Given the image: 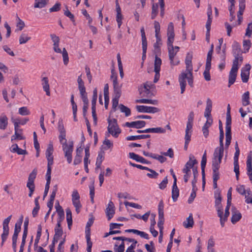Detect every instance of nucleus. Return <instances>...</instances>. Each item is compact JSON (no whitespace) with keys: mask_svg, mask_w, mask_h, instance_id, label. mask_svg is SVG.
I'll return each instance as SVG.
<instances>
[{"mask_svg":"<svg viewBox=\"0 0 252 252\" xmlns=\"http://www.w3.org/2000/svg\"><path fill=\"white\" fill-rule=\"evenodd\" d=\"M215 245V242L212 237L210 238L208 242L207 249L208 252H216L213 247Z\"/></svg>","mask_w":252,"mask_h":252,"instance_id":"c03bdc74","label":"nucleus"},{"mask_svg":"<svg viewBox=\"0 0 252 252\" xmlns=\"http://www.w3.org/2000/svg\"><path fill=\"white\" fill-rule=\"evenodd\" d=\"M23 217L21 216V218L19 219V222L15 223L14 233L18 234L20 232L21 226L23 222Z\"/></svg>","mask_w":252,"mask_h":252,"instance_id":"de8ad7c7","label":"nucleus"},{"mask_svg":"<svg viewBox=\"0 0 252 252\" xmlns=\"http://www.w3.org/2000/svg\"><path fill=\"white\" fill-rule=\"evenodd\" d=\"M66 220L68 224V228L70 229V226L72 224V213L70 209L69 208H67L66 209Z\"/></svg>","mask_w":252,"mask_h":252,"instance_id":"72a5a7b5","label":"nucleus"},{"mask_svg":"<svg viewBox=\"0 0 252 252\" xmlns=\"http://www.w3.org/2000/svg\"><path fill=\"white\" fill-rule=\"evenodd\" d=\"M155 87V85L151 82H146L144 85V92L146 94H149L150 89Z\"/></svg>","mask_w":252,"mask_h":252,"instance_id":"864d4df0","label":"nucleus"},{"mask_svg":"<svg viewBox=\"0 0 252 252\" xmlns=\"http://www.w3.org/2000/svg\"><path fill=\"white\" fill-rule=\"evenodd\" d=\"M231 121H226L225 126V137L228 138H231Z\"/></svg>","mask_w":252,"mask_h":252,"instance_id":"2f4dec72","label":"nucleus"},{"mask_svg":"<svg viewBox=\"0 0 252 252\" xmlns=\"http://www.w3.org/2000/svg\"><path fill=\"white\" fill-rule=\"evenodd\" d=\"M161 64V60L156 56L154 62V71H160Z\"/></svg>","mask_w":252,"mask_h":252,"instance_id":"58836bf2","label":"nucleus"},{"mask_svg":"<svg viewBox=\"0 0 252 252\" xmlns=\"http://www.w3.org/2000/svg\"><path fill=\"white\" fill-rule=\"evenodd\" d=\"M136 102L137 103H148V104H152L153 105H157V104H158V101L157 100H152V99H145V98L136 100Z\"/></svg>","mask_w":252,"mask_h":252,"instance_id":"c9c22d12","label":"nucleus"},{"mask_svg":"<svg viewBox=\"0 0 252 252\" xmlns=\"http://www.w3.org/2000/svg\"><path fill=\"white\" fill-rule=\"evenodd\" d=\"M11 215L8 216L7 218L4 220L3 221V231H9L8 224L11 219Z\"/></svg>","mask_w":252,"mask_h":252,"instance_id":"37998d69","label":"nucleus"},{"mask_svg":"<svg viewBox=\"0 0 252 252\" xmlns=\"http://www.w3.org/2000/svg\"><path fill=\"white\" fill-rule=\"evenodd\" d=\"M197 163V160L194 158V157L192 155H189V160L185 164L186 167H188L189 169L193 168L194 165Z\"/></svg>","mask_w":252,"mask_h":252,"instance_id":"a878e982","label":"nucleus"},{"mask_svg":"<svg viewBox=\"0 0 252 252\" xmlns=\"http://www.w3.org/2000/svg\"><path fill=\"white\" fill-rule=\"evenodd\" d=\"M8 118L4 114H1L0 116V129L4 130L8 125Z\"/></svg>","mask_w":252,"mask_h":252,"instance_id":"4be33fe9","label":"nucleus"},{"mask_svg":"<svg viewBox=\"0 0 252 252\" xmlns=\"http://www.w3.org/2000/svg\"><path fill=\"white\" fill-rule=\"evenodd\" d=\"M113 85L114 88V93H121V87L119 85V83L117 81V76H115L113 80Z\"/></svg>","mask_w":252,"mask_h":252,"instance_id":"7c9ffc66","label":"nucleus"},{"mask_svg":"<svg viewBox=\"0 0 252 252\" xmlns=\"http://www.w3.org/2000/svg\"><path fill=\"white\" fill-rule=\"evenodd\" d=\"M104 157L102 154L100 153L98 155V156L96 158V166L97 168H100V166L101 165L102 162L103 160L104 159Z\"/></svg>","mask_w":252,"mask_h":252,"instance_id":"6e6d98bb","label":"nucleus"},{"mask_svg":"<svg viewBox=\"0 0 252 252\" xmlns=\"http://www.w3.org/2000/svg\"><path fill=\"white\" fill-rule=\"evenodd\" d=\"M160 32H156V42L154 44V47L155 50H159L160 46L162 45V41Z\"/></svg>","mask_w":252,"mask_h":252,"instance_id":"c756f323","label":"nucleus"},{"mask_svg":"<svg viewBox=\"0 0 252 252\" xmlns=\"http://www.w3.org/2000/svg\"><path fill=\"white\" fill-rule=\"evenodd\" d=\"M125 205L126 207L127 206H130L131 207L136 208L138 209H142V206L138 204L133 203V202H129L128 201H125L124 202Z\"/></svg>","mask_w":252,"mask_h":252,"instance_id":"0e129e2a","label":"nucleus"},{"mask_svg":"<svg viewBox=\"0 0 252 252\" xmlns=\"http://www.w3.org/2000/svg\"><path fill=\"white\" fill-rule=\"evenodd\" d=\"M194 116V114L193 112V111L190 112V113H189V115L188 116V122L187 123L186 127H188L189 128H192Z\"/></svg>","mask_w":252,"mask_h":252,"instance_id":"f704fd0d","label":"nucleus"},{"mask_svg":"<svg viewBox=\"0 0 252 252\" xmlns=\"http://www.w3.org/2000/svg\"><path fill=\"white\" fill-rule=\"evenodd\" d=\"M86 238L87 243V251L88 252H91V249L92 247V242L91 241V230L90 227H86Z\"/></svg>","mask_w":252,"mask_h":252,"instance_id":"6ab92c4d","label":"nucleus"},{"mask_svg":"<svg viewBox=\"0 0 252 252\" xmlns=\"http://www.w3.org/2000/svg\"><path fill=\"white\" fill-rule=\"evenodd\" d=\"M212 100L209 98H208L207 99V101H206V107L205 111V113H204V117L207 118V120H208V119H212V118L211 117V112L212 111Z\"/></svg>","mask_w":252,"mask_h":252,"instance_id":"dca6fc26","label":"nucleus"},{"mask_svg":"<svg viewBox=\"0 0 252 252\" xmlns=\"http://www.w3.org/2000/svg\"><path fill=\"white\" fill-rule=\"evenodd\" d=\"M53 150V143L52 142H50L46 151V157L47 159L48 163H53V157L52 156Z\"/></svg>","mask_w":252,"mask_h":252,"instance_id":"2eb2a0df","label":"nucleus"},{"mask_svg":"<svg viewBox=\"0 0 252 252\" xmlns=\"http://www.w3.org/2000/svg\"><path fill=\"white\" fill-rule=\"evenodd\" d=\"M242 104L244 106H247L250 104V102L249 92L247 91L242 95Z\"/></svg>","mask_w":252,"mask_h":252,"instance_id":"cd10ccee","label":"nucleus"},{"mask_svg":"<svg viewBox=\"0 0 252 252\" xmlns=\"http://www.w3.org/2000/svg\"><path fill=\"white\" fill-rule=\"evenodd\" d=\"M158 3H154L152 8V18L154 19L158 13Z\"/></svg>","mask_w":252,"mask_h":252,"instance_id":"e2e57ef3","label":"nucleus"},{"mask_svg":"<svg viewBox=\"0 0 252 252\" xmlns=\"http://www.w3.org/2000/svg\"><path fill=\"white\" fill-rule=\"evenodd\" d=\"M62 148L64 154V157L66 158L68 163H70L72 162V153L73 151V141H69L68 143H64L62 145Z\"/></svg>","mask_w":252,"mask_h":252,"instance_id":"20e7f679","label":"nucleus"},{"mask_svg":"<svg viewBox=\"0 0 252 252\" xmlns=\"http://www.w3.org/2000/svg\"><path fill=\"white\" fill-rule=\"evenodd\" d=\"M48 0H35L34 7L35 8H42L47 4Z\"/></svg>","mask_w":252,"mask_h":252,"instance_id":"4c0bfd02","label":"nucleus"},{"mask_svg":"<svg viewBox=\"0 0 252 252\" xmlns=\"http://www.w3.org/2000/svg\"><path fill=\"white\" fill-rule=\"evenodd\" d=\"M121 93H115V97L112 99V107L116 109L118 105L119 98L121 96Z\"/></svg>","mask_w":252,"mask_h":252,"instance_id":"09e8293b","label":"nucleus"},{"mask_svg":"<svg viewBox=\"0 0 252 252\" xmlns=\"http://www.w3.org/2000/svg\"><path fill=\"white\" fill-rule=\"evenodd\" d=\"M41 85L43 90L46 92V94L48 96L50 95V85L49 80L47 77H42L41 79Z\"/></svg>","mask_w":252,"mask_h":252,"instance_id":"f3484780","label":"nucleus"},{"mask_svg":"<svg viewBox=\"0 0 252 252\" xmlns=\"http://www.w3.org/2000/svg\"><path fill=\"white\" fill-rule=\"evenodd\" d=\"M223 153V152L215 149L212 161L213 172H219Z\"/></svg>","mask_w":252,"mask_h":252,"instance_id":"7ed1b4c3","label":"nucleus"},{"mask_svg":"<svg viewBox=\"0 0 252 252\" xmlns=\"http://www.w3.org/2000/svg\"><path fill=\"white\" fill-rule=\"evenodd\" d=\"M245 198L247 203L252 204V193L250 190L247 191V194L245 195Z\"/></svg>","mask_w":252,"mask_h":252,"instance_id":"774afa93","label":"nucleus"},{"mask_svg":"<svg viewBox=\"0 0 252 252\" xmlns=\"http://www.w3.org/2000/svg\"><path fill=\"white\" fill-rule=\"evenodd\" d=\"M165 129L161 127L152 128V133H165Z\"/></svg>","mask_w":252,"mask_h":252,"instance_id":"69168bd1","label":"nucleus"},{"mask_svg":"<svg viewBox=\"0 0 252 252\" xmlns=\"http://www.w3.org/2000/svg\"><path fill=\"white\" fill-rule=\"evenodd\" d=\"M119 107L121 112L125 113V116L126 117H128L130 115L131 111L130 109L128 107L125 106L123 104H120L119 106Z\"/></svg>","mask_w":252,"mask_h":252,"instance_id":"49530a36","label":"nucleus"},{"mask_svg":"<svg viewBox=\"0 0 252 252\" xmlns=\"http://www.w3.org/2000/svg\"><path fill=\"white\" fill-rule=\"evenodd\" d=\"M168 40H167V46L168 47L173 46L172 43L174 41L175 34L174 32H169L167 34Z\"/></svg>","mask_w":252,"mask_h":252,"instance_id":"603ef678","label":"nucleus"},{"mask_svg":"<svg viewBox=\"0 0 252 252\" xmlns=\"http://www.w3.org/2000/svg\"><path fill=\"white\" fill-rule=\"evenodd\" d=\"M241 214L239 212H232V217L231 219V222L233 224H235L241 219Z\"/></svg>","mask_w":252,"mask_h":252,"instance_id":"c85d7f7f","label":"nucleus"},{"mask_svg":"<svg viewBox=\"0 0 252 252\" xmlns=\"http://www.w3.org/2000/svg\"><path fill=\"white\" fill-rule=\"evenodd\" d=\"M252 43L249 39H244L243 41V47L244 48L243 53H246L249 52L251 48Z\"/></svg>","mask_w":252,"mask_h":252,"instance_id":"473e14b6","label":"nucleus"},{"mask_svg":"<svg viewBox=\"0 0 252 252\" xmlns=\"http://www.w3.org/2000/svg\"><path fill=\"white\" fill-rule=\"evenodd\" d=\"M232 53L234 57H242L240 45L236 41L232 44Z\"/></svg>","mask_w":252,"mask_h":252,"instance_id":"a211bd4d","label":"nucleus"},{"mask_svg":"<svg viewBox=\"0 0 252 252\" xmlns=\"http://www.w3.org/2000/svg\"><path fill=\"white\" fill-rule=\"evenodd\" d=\"M164 222V214L158 215V225L160 230L161 232L163 229V224Z\"/></svg>","mask_w":252,"mask_h":252,"instance_id":"a18cd8bd","label":"nucleus"},{"mask_svg":"<svg viewBox=\"0 0 252 252\" xmlns=\"http://www.w3.org/2000/svg\"><path fill=\"white\" fill-rule=\"evenodd\" d=\"M55 233L53 238V244L57 243L63 234V231L61 226V222H57L55 228Z\"/></svg>","mask_w":252,"mask_h":252,"instance_id":"1a4fd4ad","label":"nucleus"},{"mask_svg":"<svg viewBox=\"0 0 252 252\" xmlns=\"http://www.w3.org/2000/svg\"><path fill=\"white\" fill-rule=\"evenodd\" d=\"M234 58L231 70L238 71L239 65L242 63L243 58V57H234Z\"/></svg>","mask_w":252,"mask_h":252,"instance_id":"aec40b11","label":"nucleus"},{"mask_svg":"<svg viewBox=\"0 0 252 252\" xmlns=\"http://www.w3.org/2000/svg\"><path fill=\"white\" fill-rule=\"evenodd\" d=\"M211 65H205V69L203 72V75L205 79L209 81L211 80V76L210 74V70Z\"/></svg>","mask_w":252,"mask_h":252,"instance_id":"ea45409f","label":"nucleus"},{"mask_svg":"<svg viewBox=\"0 0 252 252\" xmlns=\"http://www.w3.org/2000/svg\"><path fill=\"white\" fill-rule=\"evenodd\" d=\"M251 68V66L250 64H246L244 67L242 68L241 70V77L243 82L247 83L248 82Z\"/></svg>","mask_w":252,"mask_h":252,"instance_id":"0eeeda50","label":"nucleus"},{"mask_svg":"<svg viewBox=\"0 0 252 252\" xmlns=\"http://www.w3.org/2000/svg\"><path fill=\"white\" fill-rule=\"evenodd\" d=\"M219 172H213V187L214 189L217 188V181L219 179Z\"/></svg>","mask_w":252,"mask_h":252,"instance_id":"3c124183","label":"nucleus"},{"mask_svg":"<svg viewBox=\"0 0 252 252\" xmlns=\"http://www.w3.org/2000/svg\"><path fill=\"white\" fill-rule=\"evenodd\" d=\"M151 135L149 134H143L139 135H131L126 137V139L128 141H133L138 139H146L150 138Z\"/></svg>","mask_w":252,"mask_h":252,"instance_id":"b1692460","label":"nucleus"},{"mask_svg":"<svg viewBox=\"0 0 252 252\" xmlns=\"http://www.w3.org/2000/svg\"><path fill=\"white\" fill-rule=\"evenodd\" d=\"M194 224V221L192 214H190L189 216L186 219V220L184 221L183 225L185 228H188L192 227Z\"/></svg>","mask_w":252,"mask_h":252,"instance_id":"5701e85b","label":"nucleus"},{"mask_svg":"<svg viewBox=\"0 0 252 252\" xmlns=\"http://www.w3.org/2000/svg\"><path fill=\"white\" fill-rule=\"evenodd\" d=\"M66 131L65 132H60V135L59 136V140L60 143L62 145L64 143H67V140L66 139Z\"/></svg>","mask_w":252,"mask_h":252,"instance_id":"052dcab7","label":"nucleus"},{"mask_svg":"<svg viewBox=\"0 0 252 252\" xmlns=\"http://www.w3.org/2000/svg\"><path fill=\"white\" fill-rule=\"evenodd\" d=\"M129 157L130 158L135 160L136 161L140 162L141 158L142 157H141L134 153H129Z\"/></svg>","mask_w":252,"mask_h":252,"instance_id":"338daca9","label":"nucleus"},{"mask_svg":"<svg viewBox=\"0 0 252 252\" xmlns=\"http://www.w3.org/2000/svg\"><path fill=\"white\" fill-rule=\"evenodd\" d=\"M213 123V119H208L207 120L205 124L202 127V131L203 135L205 137H207L209 135V130L208 128L211 126Z\"/></svg>","mask_w":252,"mask_h":252,"instance_id":"412c9836","label":"nucleus"},{"mask_svg":"<svg viewBox=\"0 0 252 252\" xmlns=\"http://www.w3.org/2000/svg\"><path fill=\"white\" fill-rule=\"evenodd\" d=\"M36 170L35 169L33 170V171L29 175L28 182L34 183V180L36 178Z\"/></svg>","mask_w":252,"mask_h":252,"instance_id":"680f3d73","label":"nucleus"},{"mask_svg":"<svg viewBox=\"0 0 252 252\" xmlns=\"http://www.w3.org/2000/svg\"><path fill=\"white\" fill-rule=\"evenodd\" d=\"M136 108L138 112L141 113H155L159 111L158 108L144 105H137Z\"/></svg>","mask_w":252,"mask_h":252,"instance_id":"423d86ee","label":"nucleus"},{"mask_svg":"<svg viewBox=\"0 0 252 252\" xmlns=\"http://www.w3.org/2000/svg\"><path fill=\"white\" fill-rule=\"evenodd\" d=\"M80 196L76 189L73 190L71 194V200L72 204L75 208V211L77 214H79L80 212L81 209L82 207L81 203Z\"/></svg>","mask_w":252,"mask_h":252,"instance_id":"39448f33","label":"nucleus"},{"mask_svg":"<svg viewBox=\"0 0 252 252\" xmlns=\"http://www.w3.org/2000/svg\"><path fill=\"white\" fill-rule=\"evenodd\" d=\"M62 55H63V63L65 65H66L68 63L69 58H68V53L64 48H63Z\"/></svg>","mask_w":252,"mask_h":252,"instance_id":"4d7b16f0","label":"nucleus"},{"mask_svg":"<svg viewBox=\"0 0 252 252\" xmlns=\"http://www.w3.org/2000/svg\"><path fill=\"white\" fill-rule=\"evenodd\" d=\"M108 126L107 127L108 134L107 136L111 134L114 137H118L121 132L116 119H108Z\"/></svg>","mask_w":252,"mask_h":252,"instance_id":"f03ea898","label":"nucleus"},{"mask_svg":"<svg viewBox=\"0 0 252 252\" xmlns=\"http://www.w3.org/2000/svg\"><path fill=\"white\" fill-rule=\"evenodd\" d=\"M141 38H142V50H147V39L145 35V32H142L141 34Z\"/></svg>","mask_w":252,"mask_h":252,"instance_id":"5fc2aeb1","label":"nucleus"},{"mask_svg":"<svg viewBox=\"0 0 252 252\" xmlns=\"http://www.w3.org/2000/svg\"><path fill=\"white\" fill-rule=\"evenodd\" d=\"M168 56L170 60V63L171 65H178L180 61L179 60L174 61V57L177 54V52L174 50V47L171 46L168 47Z\"/></svg>","mask_w":252,"mask_h":252,"instance_id":"6e6552de","label":"nucleus"},{"mask_svg":"<svg viewBox=\"0 0 252 252\" xmlns=\"http://www.w3.org/2000/svg\"><path fill=\"white\" fill-rule=\"evenodd\" d=\"M18 113L22 116L29 115L31 114L30 110L26 106L20 107L19 109Z\"/></svg>","mask_w":252,"mask_h":252,"instance_id":"8fccbe9b","label":"nucleus"},{"mask_svg":"<svg viewBox=\"0 0 252 252\" xmlns=\"http://www.w3.org/2000/svg\"><path fill=\"white\" fill-rule=\"evenodd\" d=\"M125 125L128 127H134L139 129L144 127L146 125V122L144 121H137L131 122H126L125 123Z\"/></svg>","mask_w":252,"mask_h":252,"instance_id":"ddd939ff","label":"nucleus"},{"mask_svg":"<svg viewBox=\"0 0 252 252\" xmlns=\"http://www.w3.org/2000/svg\"><path fill=\"white\" fill-rule=\"evenodd\" d=\"M215 207L217 208V213H219V211L220 212H223L222 206L221 204V196L220 195V191H217L215 193Z\"/></svg>","mask_w":252,"mask_h":252,"instance_id":"f8f14e48","label":"nucleus"},{"mask_svg":"<svg viewBox=\"0 0 252 252\" xmlns=\"http://www.w3.org/2000/svg\"><path fill=\"white\" fill-rule=\"evenodd\" d=\"M247 173L252 172V158L251 156L248 157L247 161Z\"/></svg>","mask_w":252,"mask_h":252,"instance_id":"13d9d810","label":"nucleus"},{"mask_svg":"<svg viewBox=\"0 0 252 252\" xmlns=\"http://www.w3.org/2000/svg\"><path fill=\"white\" fill-rule=\"evenodd\" d=\"M53 163H48L47 165V170L46 174V183H50L51 182V170L52 167L51 165Z\"/></svg>","mask_w":252,"mask_h":252,"instance_id":"a19ab883","label":"nucleus"},{"mask_svg":"<svg viewBox=\"0 0 252 252\" xmlns=\"http://www.w3.org/2000/svg\"><path fill=\"white\" fill-rule=\"evenodd\" d=\"M179 195V190L177 185H173L172 189V198L174 202L177 201Z\"/></svg>","mask_w":252,"mask_h":252,"instance_id":"bb28decb","label":"nucleus"},{"mask_svg":"<svg viewBox=\"0 0 252 252\" xmlns=\"http://www.w3.org/2000/svg\"><path fill=\"white\" fill-rule=\"evenodd\" d=\"M192 53H188L185 59L186 70L182 72L179 76V82L181 88V93L183 94L186 89L187 85L186 79L188 80L189 85L193 87V77L192 74Z\"/></svg>","mask_w":252,"mask_h":252,"instance_id":"f257e3e1","label":"nucleus"},{"mask_svg":"<svg viewBox=\"0 0 252 252\" xmlns=\"http://www.w3.org/2000/svg\"><path fill=\"white\" fill-rule=\"evenodd\" d=\"M105 213L108 220H110L113 217L115 214V206L112 201H110L109 202L105 210Z\"/></svg>","mask_w":252,"mask_h":252,"instance_id":"9b49d317","label":"nucleus"},{"mask_svg":"<svg viewBox=\"0 0 252 252\" xmlns=\"http://www.w3.org/2000/svg\"><path fill=\"white\" fill-rule=\"evenodd\" d=\"M192 128H189L186 127L185 131V142H189L190 141V137L192 134Z\"/></svg>","mask_w":252,"mask_h":252,"instance_id":"79ce46f5","label":"nucleus"},{"mask_svg":"<svg viewBox=\"0 0 252 252\" xmlns=\"http://www.w3.org/2000/svg\"><path fill=\"white\" fill-rule=\"evenodd\" d=\"M239 9L237 13V18H238V24L237 25H240L242 21L243 17L242 15L243 14L245 8V0H239ZM237 24L234 25V26H236Z\"/></svg>","mask_w":252,"mask_h":252,"instance_id":"9d476101","label":"nucleus"},{"mask_svg":"<svg viewBox=\"0 0 252 252\" xmlns=\"http://www.w3.org/2000/svg\"><path fill=\"white\" fill-rule=\"evenodd\" d=\"M55 208L58 216L57 222H62L64 219V213L63 209L60 205L59 201H57L56 203Z\"/></svg>","mask_w":252,"mask_h":252,"instance_id":"4468645a","label":"nucleus"},{"mask_svg":"<svg viewBox=\"0 0 252 252\" xmlns=\"http://www.w3.org/2000/svg\"><path fill=\"white\" fill-rule=\"evenodd\" d=\"M237 71L231 70L229 74L228 87H230L235 81Z\"/></svg>","mask_w":252,"mask_h":252,"instance_id":"393cba45","label":"nucleus"},{"mask_svg":"<svg viewBox=\"0 0 252 252\" xmlns=\"http://www.w3.org/2000/svg\"><path fill=\"white\" fill-rule=\"evenodd\" d=\"M17 22L16 24V30L22 31L25 26V23L18 16H17Z\"/></svg>","mask_w":252,"mask_h":252,"instance_id":"bf43d9fd","label":"nucleus"},{"mask_svg":"<svg viewBox=\"0 0 252 252\" xmlns=\"http://www.w3.org/2000/svg\"><path fill=\"white\" fill-rule=\"evenodd\" d=\"M31 37L28 34L23 33H22L19 38V43L21 44H25L29 40H30Z\"/></svg>","mask_w":252,"mask_h":252,"instance_id":"e433bc0d","label":"nucleus"}]
</instances>
